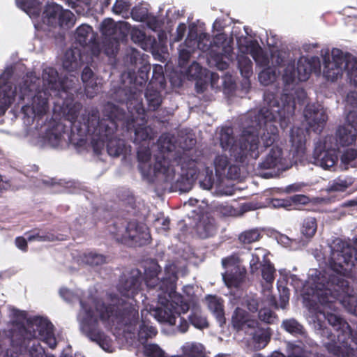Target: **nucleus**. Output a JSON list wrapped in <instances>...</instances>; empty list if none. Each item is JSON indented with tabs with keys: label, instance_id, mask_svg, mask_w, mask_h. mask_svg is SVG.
Returning <instances> with one entry per match:
<instances>
[{
	"label": "nucleus",
	"instance_id": "412c9836",
	"mask_svg": "<svg viewBox=\"0 0 357 357\" xmlns=\"http://www.w3.org/2000/svg\"><path fill=\"white\" fill-rule=\"evenodd\" d=\"M321 145L315 146L313 152L314 163L324 169L332 167L337 161L336 151L321 149Z\"/></svg>",
	"mask_w": 357,
	"mask_h": 357
},
{
	"label": "nucleus",
	"instance_id": "b1692460",
	"mask_svg": "<svg viewBox=\"0 0 357 357\" xmlns=\"http://www.w3.org/2000/svg\"><path fill=\"white\" fill-rule=\"evenodd\" d=\"M206 300L208 309L212 312L220 326H222L226 323L223 300L217 296L211 295L207 296Z\"/></svg>",
	"mask_w": 357,
	"mask_h": 357
},
{
	"label": "nucleus",
	"instance_id": "0eeeda50",
	"mask_svg": "<svg viewBox=\"0 0 357 357\" xmlns=\"http://www.w3.org/2000/svg\"><path fill=\"white\" fill-rule=\"evenodd\" d=\"M323 315L331 328L326 326L325 321L321 322L319 319L317 326L321 335L328 340L325 343L328 352L337 357H356V351L351 347L349 341L355 343L354 337L357 333L354 334L350 325L341 317L333 313Z\"/></svg>",
	"mask_w": 357,
	"mask_h": 357
},
{
	"label": "nucleus",
	"instance_id": "2f4dec72",
	"mask_svg": "<svg viewBox=\"0 0 357 357\" xmlns=\"http://www.w3.org/2000/svg\"><path fill=\"white\" fill-rule=\"evenodd\" d=\"M120 29L121 27H119L115 22L110 18L104 20L100 25L102 34L109 40L114 41L117 45L119 40L117 33L120 32Z\"/></svg>",
	"mask_w": 357,
	"mask_h": 357
},
{
	"label": "nucleus",
	"instance_id": "423d86ee",
	"mask_svg": "<svg viewBox=\"0 0 357 357\" xmlns=\"http://www.w3.org/2000/svg\"><path fill=\"white\" fill-rule=\"evenodd\" d=\"M33 339H39L47 344L50 349L57 345L54 333L53 324L46 318L36 316L27 321V328L22 325L11 332L10 344L13 349H8L10 357H20L26 351L27 347Z\"/></svg>",
	"mask_w": 357,
	"mask_h": 357
},
{
	"label": "nucleus",
	"instance_id": "5fc2aeb1",
	"mask_svg": "<svg viewBox=\"0 0 357 357\" xmlns=\"http://www.w3.org/2000/svg\"><path fill=\"white\" fill-rule=\"evenodd\" d=\"M144 354L146 357H166L165 351L156 344H144Z\"/></svg>",
	"mask_w": 357,
	"mask_h": 357
},
{
	"label": "nucleus",
	"instance_id": "4c0bfd02",
	"mask_svg": "<svg viewBox=\"0 0 357 357\" xmlns=\"http://www.w3.org/2000/svg\"><path fill=\"white\" fill-rule=\"evenodd\" d=\"M262 236L261 230L254 228L241 232L238 236V240L243 244H251L259 241Z\"/></svg>",
	"mask_w": 357,
	"mask_h": 357
},
{
	"label": "nucleus",
	"instance_id": "37998d69",
	"mask_svg": "<svg viewBox=\"0 0 357 357\" xmlns=\"http://www.w3.org/2000/svg\"><path fill=\"white\" fill-rule=\"evenodd\" d=\"M178 165H181L183 172L187 170L185 174L194 177L197 174L196 162L192 158L187 160L184 156L176 158Z\"/></svg>",
	"mask_w": 357,
	"mask_h": 357
},
{
	"label": "nucleus",
	"instance_id": "8fccbe9b",
	"mask_svg": "<svg viewBox=\"0 0 357 357\" xmlns=\"http://www.w3.org/2000/svg\"><path fill=\"white\" fill-rule=\"evenodd\" d=\"M83 260L86 264L91 266H95L105 264L106 261V257L105 255L101 254L89 252L87 254H84Z\"/></svg>",
	"mask_w": 357,
	"mask_h": 357
},
{
	"label": "nucleus",
	"instance_id": "f03ea898",
	"mask_svg": "<svg viewBox=\"0 0 357 357\" xmlns=\"http://www.w3.org/2000/svg\"><path fill=\"white\" fill-rule=\"evenodd\" d=\"M103 113L104 116L100 119L99 113L93 112L79 130L82 134L94 135L91 145L95 153L100 154L106 146L109 155L118 157L126 149L125 141L116 135L120 123L118 119L125 117V110L113 103L107 102L105 105Z\"/></svg>",
	"mask_w": 357,
	"mask_h": 357
},
{
	"label": "nucleus",
	"instance_id": "dca6fc26",
	"mask_svg": "<svg viewBox=\"0 0 357 357\" xmlns=\"http://www.w3.org/2000/svg\"><path fill=\"white\" fill-rule=\"evenodd\" d=\"M143 281L145 282V277L142 272L137 268L132 269L120 277L117 289L123 296L132 298L141 290Z\"/></svg>",
	"mask_w": 357,
	"mask_h": 357
},
{
	"label": "nucleus",
	"instance_id": "4d7b16f0",
	"mask_svg": "<svg viewBox=\"0 0 357 357\" xmlns=\"http://www.w3.org/2000/svg\"><path fill=\"white\" fill-rule=\"evenodd\" d=\"M150 69L151 66L149 65H144L139 69L135 79V83L137 85L143 86L146 84L149 79Z\"/></svg>",
	"mask_w": 357,
	"mask_h": 357
},
{
	"label": "nucleus",
	"instance_id": "f8f14e48",
	"mask_svg": "<svg viewBox=\"0 0 357 357\" xmlns=\"http://www.w3.org/2000/svg\"><path fill=\"white\" fill-rule=\"evenodd\" d=\"M330 54L326 53L323 55L324 70L323 75L328 81H336L342 75L343 71L351 70L354 65H357V59L350 53H344L341 50L333 48Z\"/></svg>",
	"mask_w": 357,
	"mask_h": 357
},
{
	"label": "nucleus",
	"instance_id": "6e6552de",
	"mask_svg": "<svg viewBox=\"0 0 357 357\" xmlns=\"http://www.w3.org/2000/svg\"><path fill=\"white\" fill-rule=\"evenodd\" d=\"M220 142L224 150L229 149L231 157L236 162L244 163L248 158L257 159L259 156V138L257 132L245 129L235 140L232 128L225 127L220 133Z\"/></svg>",
	"mask_w": 357,
	"mask_h": 357
},
{
	"label": "nucleus",
	"instance_id": "f704fd0d",
	"mask_svg": "<svg viewBox=\"0 0 357 357\" xmlns=\"http://www.w3.org/2000/svg\"><path fill=\"white\" fill-rule=\"evenodd\" d=\"M223 280L228 287H239L245 278V272L240 271L239 268L234 271H227L222 274Z\"/></svg>",
	"mask_w": 357,
	"mask_h": 357
},
{
	"label": "nucleus",
	"instance_id": "20e7f679",
	"mask_svg": "<svg viewBox=\"0 0 357 357\" xmlns=\"http://www.w3.org/2000/svg\"><path fill=\"white\" fill-rule=\"evenodd\" d=\"M264 100L266 106L259 111L260 121H264L261 139L263 146L270 147L279 139L278 123L282 129L287 128L295 113V101L291 95L283 93L280 96V105L278 96L269 90L264 92Z\"/></svg>",
	"mask_w": 357,
	"mask_h": 357
},
{
	"label": "nucleus",
	"instance_id": "39448f33",
	"mask_svg": "<svg viewBox=\"0 0 357 357\" xmlns=\"http://www.w3.org/2000/svg\"><path fill=\"white\" fill-rule=\"evenodd\" d=\"M116 96H123L118 100L125 103L128 113L125 112V117L118 119L123 131L131 135L132 132L134 143L151 141L155 137V131L147 126L146 114L143 105L141 91H132L128 89H120Z\"/></svg>",
	"mask_w": 357,
	"mask_h": 357
},
{
	"label": "nucleus",
	"instance_id": "a211bd4d",
	"mask_svg": "<svg viewBox=\"0 0 357 357\" xmlns=\"http://www.w3.org/2000/svg\"><path fill=\"white\" fill-rule=\"evenodd\" d=\"M336 137L340 146H347L354 143L357 139V112H350L346 123L340 126L336 130Z\"/></svg>",
	"mask_w": 357,
	"mask_h": 357
},
{
	"label": "nucleus",
	"instance_id": "680f3d73",
	"mask_svg": "<svg viewBox=\"0 0 357 357\" xmlns=\"http://www.w3.org/2000/svg\"><path fill=\"white\" fill-rule=\"evenodd\" d=\"M229 160L225 155H218L214 160L215 169L217 172H223L229 166Z\"/></svg>",
	"mask_w": 357,
	"mask_h": 357
},
{
	"label": "nucleus",
	"instance_id": "c9c22d12",
	"mask_svg": "<svg viewBox=\"0 0 357 357\" xmlns=\"http://www.w3.org/2000/svg\"><path fill=\"white\" fill-rule=\"evenodd\" d=\"M148 85L155 86V88L165 89L166 81L164 76L163 68L161 65H155L153 68L152 77Z\"/></svg>",
	"mask_w": 357,
	"mask_h": 357
},
{
	"label": "nucleus",
	"instance_id": "bf43d9fd",
	"mask_svg": "<svg viewBox=\"0 0 357 357\" xmlns=\"http://www.w3.org/2000/svg\"><path fill=\"white\" fill-rule=\"evenodd\" d=\"M239 257L238 254L233 253L232 255L222 259V266L224 268L227 269L229 267H234L236 269L238 267Z\"/></svg>",
	"mask_w": 357,
	"mask_h": 357
},
{
	"label": "nucleus",
	"instance_id": "09e8293b",
	"mask_svg": "<svg viewBox=\"0 0 357 357\" xmlns=\"http://www.w3.org/2000/svg\"><path fill=\"white\" fill-rule=\"evenodd\" d=\"M204 347L201 344H192L185 347L182 357H204Z\"/></svg>",
	"mask_w": 357,
	"mask_h": 357
},
{
	"label": "nucleus",
	"instance_id": "7c9ffc66",
	"mask_svg": "<svg viewBox=\"0 0 357 357\" xmlns=\"http://www.w3.org/2000/svg\"><path fill=\"white\" fill-rule=\"evenodd\" d=\"M62 6L55 3H47L43 13V17L45 22L51 26H57L58 19L61 13Z\"/></svg>",
	"mask_w": 357,
	"mask_h": 357
},
{
	"label": "nucleus",
	"instance_id": "c03bdc74",
	"mask_svg": "<svg viewBox=\"0 0 357 357\" xmlns=\"http://www.w3.org/2000/svg\"><path fill=\"white\" fill-rule=\"evenodd\" d=\"M339 142L337 137L333 135H326L324 140L319 139L315 146L321 145V149L336 151L339 149Z\"/></svg>",
	"mask_w": 357,
	"mask_h": 357
},
{
	"label": "nucleus",
	"instance_id": "7ed1b4c3",
	"mask_svg": "<svg viewBox=\"0 0 357 357\" xmlns=\"http://www.w3.org/2000/svg\"><path fill=\"white\" fill-rule=\"evenodd\" d=\"M158 272L156 268L146 271L145 284L148 287L155 288L158 285L161 291L158 295V300L160 307L153 310L154 317L160 323H165L169 326L176 324V319L179 317V324L177 326L178 331L185 333L189 327L187 320L181 317L190 309L189 303L183 296L176 291V277L169 276L159 281Z\"/></svg>",
	"mask_w": 357,
	"mask_h": 357
},
{
	"label": "nucleus",
	"instance_id": "a878e982",
	"mask_svg": "<svg viewBox=\"0 0 357 357\" xmlns=\"http://www.w3.org/2000/svg\"><path fill=\"white\" fill-rule=\"evenodd\" d=\"M76 41L82 47L97 44L96 34L91 26L82 24L75 31Z\"/></svg>",
	"mask_w": 357,
	"mask_h": 357
},
{
	"label": "nucleus",
	"instance_id": "4468645a",
	"mask_svg": "<svg viewBox=\"0 0 357 357\" xmlns=\"http://www.w3.org/2000/svg\"><path fill=\"white\" fill-rule=\"evenodd\" d=\"M33 85H27L25 82L20 87V98L22 100L31 98V106L28 105L22 107V111L25 114H28L29 109L32 111L35 117H43L49 111V98L51 96L47 89L37 91L33 93Z\"/></svg>",
	"mask_w": 357,
	"mask_h": 357
},
{
	"label": "nucleus",
	"instance_id": "a18cd8bd",
	"mask_svg": "<svg viewBox=\"0 0 357 357\" xmlns=\"http://www.w3.org/2000/svg\"><path fill=\"white\" fill-rule=\"evenodd\" d=\"M215 231V224H213L209 220L200 221L197 225V232L203 238L209 237Z\"/></svg>",
	"mask_w": 357,
	"mask_h": 357
},
{
	"label": "nucleus",
	"instance_id": "c85d7f7f",
	"mask_svg": "<svg viewBox=\"0 0 357 357\" xmlns=\"http://www.w3.org/2000/svg\"><path fill=\"white\" fill-rule=\"evenodd\" d=\"M164 89L155 88L148 85L145 92V98L148 103V109L151 111L157 110L161 105L162 98L161 91Z\"/></svg>",
	"mask_w": 357,
	"mask_h": 357
},
{
	"label": "nucleus",
	"instance_id": "cd10ccee",
	"mask_svg": "<svg viewBox=\"0 0 357 357\" xmlns=\"http://www.w3.org/2000/svg\"><path fill=\"white\" fill-rule=\"evenodd\" d=\"M17 8L26 13L31 18L37 19L42 10V3L39 0H15Z\"/></svg>",
	"mask_w": 357,
	"mask_h": 357
},
{
	"label": "nucleus",
	"instance_id": "ddd939ff",
	"mask_svg": "<svg viewBox=\"0 0 357 357\" xmlns=\"http://www.w3.org/2000/svg\"><path fill=\"white\" fill-rule=\"evenodd\" d=\"M84 314L80 320V327L82 332L93 342H96L103 349L109 346V337L99 329L98 318L94 310L86 302L80 301Z\"/></svg>",
	"mask_w": 357,
	"mask_h": 357
},
{
	"label": "nucleus",
	"instance_id": "473e14b6",
	"mask_svg": "<svg viewBox=\"0 0 357 357\" xmlns=\"http://www.w3.org/2000/svg\"><path fill=\"white\" fill-rule=\"evenodd\" d=\"M42 77L50 89H58V91L66 89L59 81V73L55 68L52 67L45 68L43 71Z\"/></svg>",
	"mask_w": 357,
	"mask_h": 357
},
{
	"label": "nucleus",
	"instance_id": "9d476101",
	"mask_svg": "<svg viewBox=\"0 0 357 357\" xmlns=\"http://www.w3.org/2000/svg\"><path fill=\"white\" fill-rule=\"evenodd\" d=\"M144 229V226L137 221L127 222L123 219H117L108 227L109 233L117 242L138 247L150 243V236Z\"/></svg>",
	"mask_w": 357,
	"mask_h": 357
},
{
	"label": "nucleus",
	"instance_id": "9b49d317",
	"mask_svg": "<svg viewBox=\"0 0 357 357\" xmlns=\"http://www.w3.org/2000/svg\"><path fill=\"white\" fill-rule=\"evenodd\" d=\"M56 95L59 96V100L54 102V112L59 111L61 114L70 123L72 130L76 129L77 133L80 136H86L88 134L79 132V129L85 122L87 121L88 117L93 112H99L98 110H92L87 115L82 116V121H77L78 116L82 108L80 102L75 101L74 94L66 89H63L56 92ZM90 135V134H89Z\"/></svg>",
	"mask_w": 357,
	"mask_h": 357
},
{
	"label": "nucleus",
	"instance_id": "f257e3e1",
	"mask_svg": "<svg viewBox=\"0 0 357 357\" xmlns=\"http://www.w3.org/2000/svg\"><path fill=\"white\" fill-rule=\"evenodd\" d=\"M336 246L330 264L331 269L338 275H330L323 284L324 289L319 301L329 308L338 301L348 312L357 317V298L349 294V284L344 278L357 272V238L356 248L342 241Z\"/></svg>",
	"mask_w": 357,
	"mask_h": 357
},
{
	"label": "nucleus",
	"instance_id": "72a5a7b5",
	"mask_svg": "<svg viewBox=\"0 0 357 357\" xmlns=\"http://www.w3.org/2000/svg\"><path fill=\"white\" fill-rule=\"evenodd\" d=\"M269 252L262 248H257L255 252L252 254V259L250 261V266L251 272L252 273L258 271L263 264L266 260L270 259L268 258Z\"/></svg>",
	"mask_w": 357,
	"mask_h": 357
},
{
	"label": "nucleus",
	"instance_id": "aec40b11",
	"mask_svg": "<svg viewBox=\"0 0 357 357\" xmlns=\"http://www.w3.org/2000/svg\"><path fill=\"white\" fill-rule=\"evenodd\" d=\"M320 70V61L318 57L313 56L310 59L301 57L297 62L295 70L298 82L307 81L311 73Z\"/></svg>",
	"mask_w": 357,
	"mask_h": 357
},
{
	"label": "nucleus",
	"instance_id": "6ab92c4d",
	"mask_svg": "<svg viewBox=\"0 0 357 357\" xmlns=\"http://www.w3.org/2000/svg\"><path fill=\"white\" fill-rule=\"evenodd\" d=\"M10 76L4 73L0 75V116L14 102L17 94L16 88H13Z\"/></svg>",
	"mask_w": 357,
	"mask_h": 357
},
{
	"label": "nucleus",
	"instance_id": "e2e57ef3",
	"mask_svg": "<svg viewBox=\"0 0 357 357\" xmlns=\"http://www.w3.org/2000/svg\"><path fill=\"white\" fill-rule=\"evenodd\" d=\"M27 351L30 357H46L45 349L38 342H33L29 349L28 348L26 349V352Z\"/></svg>",
	"mask_w": 357,
	"mask_h": 357
},
{
	"label": "nucleus",
	"instance_id": "052dcab7",
	"mask_svg": "<svg viewBox=\"0 0 357 357\" xmlns=\"http://www.w3.org/2000/svg\"><path fill=\"white\" fill-rule=\"evenodd\" d=\"M131 3L130 0H116L112 7V11L115 14H121L130 10Z\"/></svg>",
	"mask_w": 357,
	"mask_h": 357
},
{
	"label": "nucleus",
	"instance_id": "6e6d98bb",
	"mask_svg": "<svg viewBox=\"0 0 357 357\" xmlns=\"http://www.w3.org/2000/svg\"><path fill=\"white\" fill-rule=\"evenodd\" d=\"M189 321L197 328L202 329L208 326L206 319L197 312H192L190 314Z\"/></svg>",
	"mask_w": 357,
	"mask_h": 357
},
{
	"label": "nucleus",
	"instance_id": "a19ab883",
	"mask_svg": "<svg viewBox=\"0 0 357 357\" xmlns=\"http://www.w3.org/2000/svg\"><path fill=\"white\" fill-rule=\"evenodd\" d=\"M157 333V329L155 327L146 325L143 321L138 331V340L141 344H146V342L148 340L155 337Z\"/></svg>",
	"mask_w": 357,
	"mask_h": 357
},
{
	"label": "nucleus",
	"instance_id": "603ef678",
	"mask_svg": "<svg viewBox=\"0 0 357 357\" xmlns=\"http://www.w3.org/2000/svg\"><path fill=\"white\" fill-rule=\"evenodd\" d=\"M75 15L68 10H63L61 8V13L59 14L57 25L59 26H71L75 23Z\"/></svg>",
	"mask_w": 357,
	"mask_h": 357
},
{
	"label": "nucleus",
	"instance_id": "ea45409f",
	"mask_svg": "<svg viewBox=\"0 0 357 357\" xmlns=\"http://www.w3.org/2000/svg\"><path fill=\"white\" fill-rule=\"evenodd\" d=\"M66 132V126L61 123H57L47 133L48 140L54 145H58Z\"/></svg>",
	"mask_w": 357,
	"mask_h": 357
},
{
	"label": "nucleus",
	"instance_id": "bb28decb",
	"mask_svg": "<svg viewBox=\"0 0 357 357\" xmlns=\"http://www.w3.org/2000/svg\"><path fill=\"white\" fill-rule=\"evenodd\" d=\"M81 79L84 84L86 96L90 98H93L98 93V86L94 79V73L89 66L84 68Z\"/></svg>",
	"mask_w": 357,
	"mask_h": 357
},
{
	"label": "nucleus",
	"instance_id": "58836bf2",
	"mask_svg": "<svg viewBox=\"0 0 357 357\" xmlns=\"http://www.w3.org/2000/svg\"><path fill=\"white\" fill-rule=\"evenodd\" d=\"M354 183L352 178L340 176L330 183L328 189L331 191L344 192Z\"/></svg>",
	"mask_w": 357,
	"mask_h": 357
},
{
	"label": "nucleus",
	"instance_id": "79ce46f5",
	"mask_svg": "<svg viewBox=\"0 0 357 357\" xmlns=\"http://www.w3.org/2000/svg\"><path fill=\"white\" fill-rule=\"evenodd\" d=\"M317 229V220L314 218L307 217L304 219L301 231L306 238H312Z\"/></svg>",
	"mask_w": 357,
	"mask_h": 357
},
{
	"label": "nucleus",
	"instance_id": "13d9d810",
	"mask_svg": "<svg viewBox=\"0 0 357 357\" xmlns=\"http://www.w3.org/2000/svg\"><path fill=\"white\" fill-rule=\"evenodd\" d=\"M238 68L241 75L245 78H249L252 74V63L248 58L238 61Z\"/></svg>",
	"mask_w": 357,
	"mask_h": 357
},
{
	"label": "nucleus",
	"instance_id": "4be33fe9",
	"mask_svg": "<svg viewBox=\"0 0 357 357\" xmlns=\"http://www.w3.org/2000/svg\"><path fill=\"white\" fill-rule=\"evenodd\" d=\"M231 324L237 331L245 328H254L257 321L250 318L248 312L241 307H236L231 317Z\"/></svg>",
	"mask_w": 357,
	"mask_h": 357
},
{
	"label": "nucleus",
	"instance_id": "de8ad7c7",
	"mask_svg": "<svg viewBox=\"0 0 357 357\" xmlns=\"http://www.w3.org/2000/svg\"><path fill=\"white\" fill-rule=\"evenodd\" d=\"M260 268L263 279L268 283H272L275 280V268L271 260H266Z\"/></svg>",
	"mask_w": 357,
	"mask_h": 357
},
{
	"label": "nucleus",
	"instance_id": "864d4df0",
	"mask_svg": "<svg viewBox=\"0 0 357 357\" xmlns=\"http://www.w3.org/2000/svg\"><path fill=\"white\" fill-rule=\"evenodd\" d=\"M131 17L137 22H145L149 17V10L142 5L134 6L131 10Z\"/></svg>",
	"mask_w": 357,
	"mask_h": 357
},
{
	"label": "nucleus",
	"instance_id": "e433bc0d",
	"mask_svg": "<svg viewBox=\"0 0 357 357\" xmlns=\"http://www.w3.org/2000/svg\"><path fill=\"white\" fill-rule=\"evenodd\" d=\"M131 38L135 43H139L143 47V45L150 44L151 48L155 50L157 45V41L155 38L146 36L145 33L139 29H134L131 32Z\"/></svg>",
	"mask_w": 357,
	"mask_h": 357
},
{
	"label": "nucleus",
	"instance_id": "393cba45",
	"mask_svg": "<svg viewBox=\"0 0 357 357\" xmlns=\"http://www.w3.org/2000/svg\"><path fill=\"white\" fill-rule=\"evenodd\" d=\"M83 61L78 48L68 50L63 56V67L67 71L73 72L81 67Z\"/></svg>",
	"mask_w": 357,
	"mask_h": 357
},
{
	"label": "nucleus",
	"instance_id": "774afa93",
	"mask_svg": "<svg viewBox=\"0 0 357 357\" xmlns=\"http://www.w3.org/2000/svg\"><path fill=\"white\" fill-rule=\"evenodd\" d=\"M289 357H309L308 353L302 347L293 344Z\"/></svg>",
	"mask_w": 357,
	"mask_h": 357
},
{
	"label": "nucleus",
	"instance_id": "338daca9",
	"mask_svg": "<svg viewBox=\"0 0 357 357\" xmlns=\"http://www.w3.org/2000/svg\"><path fill=\"white\" fill-rule=\"evenodd\" d=\"M274 312L268 308H263L259 311V318L261 321L267 324H272L275 318Z\"/></svg>",
	"mask_w": 357,
	"mask_h": 357
},
{
	"label": "nucleus",
	"instance_id": "3c124183",
	"mask_svg": "<svg viewBox=\"0 0 357 357\" xmlns=\"http://www.w3.org/2000/svg\"><path fill=\"white\" fill-rule=\"evenodd\" d=\"M29 241H51L53 240L52 234L41 233L38 229H34L25 233Z\"/></svg>",
	"mask_w": 357,
	"mask_h": 357
},
{
	"label": "nucleus",
	"instance_id": "69168bd1",
	"mask_svg": "<svg viewBox=\"0 0 357 357\" xmlns=\"http://www.w3.org/2000/svg\"><path fill=\"white\" fill-rule=\"evenodd\" d=\"M282 79L285 84L289 85L293 84L297 79V75L294 66H288L284 70V73L282 76Z\"/></svg>",
	"mask_w": 357,
	"mask_h": 357
},
{
	"label": "nucleus",
	"instance_id": "5701e85b",
	"mask_svg": "<svg viewBox=\"0 0 357 357\" xmlns=\"http://www.w3.org/2000/svg\"><path fill=\"white\" fill-rule=\"evenodd\" d=\"M282 149L278 146H273L264 160L259 164V167L262 169H274L282 165Z\"/></svg>",
	"mask_w": 357,
	"mask_h": 357
},
{
	"label": "nucleus",
	"instance_id": "49530a36",
	"mask_svg": "<svg viewBox=\"0 0 357 357\" xmlns=\"http://www.w3.org/2000/svg\"><path fill=\"white\" fill-rule=\"evenodd\" d=\"M282 326L285 331L292 335H303L305 333L304 327L294 319L284 320Z\"/></svg>",
	"mask_w": 357,
	"mask_h": 357
},
{
	"label": "nucleus",
	"instance_id": "2eb2a0df",
	"mask_svg": "<svg viewBox=\"0 0 357 357\" xmlns=\"http://www.w3.org/2000/svg\"><path fill=\"white\" fill-rule=\"evenodd\" d=\"M158 143L159 150L154 155V176L158 177L162 175L165 177V180H167L171 165V157L176 147L172 139L167 135H162L159 137Z\"/></svg>",
	"mask_w": 357,
	"mask_h": 357
},
{
	"label": "nucleus",
	"instance_id": "1a4fd4ad",
	"mask_svg": "<svg viewBox=\"0 0 357 357\" xmlns=\"http://www.w3.org/2000/svg\"><path fill=\"white\" fill-rule=\"evenodd\" d=\"M112 304L103 302L96 304V311L98 312L102 321L130 326L138 322V307L119 298L112 299Z\"/></svg>",
	"mask_w": 357,
	"mask_h": 357
},
{
	"label": "nucleus",
	"instance_id": "0e129e2a",
	"mask_svg": "<svg viewBox=\"0 0 357 357\" xmlns=\"http://www.w3.org/2000/svg\"><path fill=\"white\" fill-rule=\"evenodd\" d=\"M357 158V149H347L344 151L341 155V161L345 165H349L352 161Z\"/></svg>",
	"mask_w": 357,
	"mask_h": 357
},
{
	"label": "nucleus",
	"instance_id": "f3484780",
	"mask_svg": "<svg viewBox=\"0 0 357 357\" xmlns=\"http://www.w3.org/2000/svg\"><path fill=\"white\" fill-rule=\"evenodd\" d=\"M304 117L308 126L307 129L320 134L326 126L328 115L319 104H307L304 109Z\"/></svg>",
	"mask_w": 357,
	"mask_h": 357
},
{
	"label": "nucleus",
	"instance_id": "c756f323",
	"mask_svg": "<svg viewBox=\"0 0 357 357\" xmlns=\"http://www.w3.org/2000/svg\"><path fill=\"white\" fill-rule=\"evenodd\" d=\"M290 142L292 149L298 154L303 153L305 145V136L302 128L293 127L290 130Z\"/></svg>",
	"mask_w": 357,
	"mask_h": 357
}]
</instances>
